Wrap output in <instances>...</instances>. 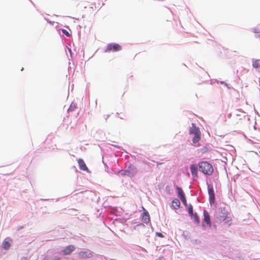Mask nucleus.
<instances>
[{"mask_svg": "<svg viewBox=\"0 0 260 260\" xmlns=\"http://www.w3.org/2000/svg\"><path fill=\"white\" fill-rule=\"evenodd\" d=\"M199 170L204 174L211 175L213 174L214 169L211 164L206 161H203L198 164Z\"/></svg>", "mask_w": 260, "mask_h": 260, "instance_id": "obj_1", "label": "nucleus"}, {"mask_svg": "<svg viewBox=\"0 0 260 260\" xmlns=\"http://www.w3.org/2000/svg\"><path fill=\"white\" fill-rule=\"evenodd\" d=\"M217 219L219 222L225 221L228 223L232 221V217L228 216V212L224 207L219 209Z\"/></svg>", "mask_w": 260, "mask_h": 260, "instance_id": "obj_2", "label": "nucleus"}, {"mask_svg": "<svg viewBox=\"0 0 260 260\" xmlns=\"http://www.w3.org/2000/svg\"><path fill=\"white\" fill-rule=\"evenodd\" d=\"M189 134H194V136L192 138V142L196 143L199 141L201 139V132L199 127H197L193 123L191 124V127L189 131Z\"/></svg>", "mask_w": 260, "mask_h": 260, "instance_id": "obj_3", "label": "nucleus"}, {"mask_svg": "<svg viewBox=\"0 0 260 260\" xmlns=\"http://www.w3.org/2000/svg\"><path fill=\"white\" fill-rule=\"evenodd\" d=\"M122 49L121 46L118 44L111 43L108 45L105 52H109L110 51L117 52Z\"/></svg>", "mask_w": 260, "mask_h": 260, "instance_id": "obj_4", "label": "nucleus"}, {"mask_svg": "<svg viewBox=\"0 0 260 260\" xmlns=\"http://www.w3.org/2000/svg\"><path fill=\"white\" fill-rule=\"evenodd\" d=\"M79 256L81 258H90L92 256V253L89 250L80 251L78 253Z\"/></svg>", "mask_w": 260, "mask_h": 260, "instance_id": "obj_5", "label": "nucleus"}, {"mask_svg": "<svg viewBox=\"0 0 260 260\" xmlns=\"http://www.w3.org/2000/svg\"><path fill=\"white\" fill-rule=\"evenodd\" d=\"M142 221L145 223H148L150 221V216L148 212L145 209L142 214Z\"/></svg>", "mask_w": 260, "mask_h": 260, "instance_id": "obj_6", "label": "nucleus"}, {"mask_svg": "<svg viewBox=\"0 0 260 260\" xmlns=\"http://www.w3.org/2000/svg\"><path fill=\"white\" fill-rule=\"evenodd\" d=\"M78 163L79 168L80 170H81L82 171H87V172L88 171V169L85 163L84 162V160L82 159L79 158L78 160Z\"/></svg>", "mask_w": 260, "mask_h": 260, "instance_id": "obj_7", "label": "nucleus"}, {"mask_svg": "<svg viewBox=\"0 0 260 260\" xmlns=\"http://www.w3.org/2000/svg\"><path fill=\"white\" fill-rule=\"evenodd\" d=\"M75 249V247L74 246L71 245L67 246L63 250V254L64 255H69L71 254L74 250Z\"/></svg>", "mask_w": 260, "mask_h": 260, "instance_id": "obj_8", "label": "nucleus"}, {"mask_svg": "<svg viewBox=\"0 0 260 260\" xmlns=\"http://www.w3.org/2000/svg\"><path fill=\"white\" fill-rule=\"evenodd\" d=\"M190 171L193 178H198L197 167L195 165H191L190 167Z\"/></svg>", "mask_w": 260, "mask_h": 260, "instance_id": "obj_9", "label": "nucleus"}, {"mask_svg": "<svg viewBox=\"0 0 260 260\" xmlns=\"http://www.w3.org/2000/svg\"><path fill=\"white\" fill-rule=\"evenodd\" d=\"M208 194L209 196L210 202H213L215 200L214 192L212 187L208 186Z\"/></svg>", "mask_w": 260, "mask_h": 260, "instance_id": "obj_10", "label": "nucleus"}, {"mask_svg": "<svg viewBox=\"0 0 260 260\" xmlns=\"http://www.w3.org/2000/svg\"><path fill=\"white\" fill-rule=\"evenodd\" d=\"M204 220L206 222V223L210 226L211 222H210V216H209V214L208 213V212H207L206 210H204Z\"/></svg>", "mask_w": 260, "mask_h": 260, "instance_id": "obj_11", "label": "nucleus"}, {"mask_svg": "<svg viewBox=\"0 0 260 260\" xmlns=\"http://www.w3.org/2000/svg\"><path fill=\"white\" fill-rule=\"evenodd\" d=\"M180 206V202L178 199H174L172 201V207L174 209H178Z\"/></svg>", "mask_w": 260, "mask_h": 260, "instance_id": "obj_12", "label": "nucleus"}, {"mask_svg": "<svg viewBox=\"0 0 260 260\" xmlns=\"http://www.w3.org/2000/svg\"><path fill=\"white\" fill-rule=\"evenodd\" d=\"M176 189L177 191L178 195L179 198H181V197L185 196L184 193L181 187H180L178 186H176Z\"/></svg>", "mask_w": 260, "mask_h": 260, "instance_id": "obj_13", "label": "nucleus"}, {"mask_svg": "<svg viewBox=\"0 0 260 260\" xmlns=\"http://www.w3.org/2000/svg\"><path fill=\"white\" fill-rule=\"evenodd\" d=\"M252 66L254 68H257L258 67H260V59H257L253 61Z\"/></svg>", "mask_w": 260, "mask_h": 260, "instance_id": "obj_14", "label": "nucleus"}, {"mask_svg": "<svg viewBox=\"0 0 260 260\" xmlns=\"http://www.w3.org/2000/svg\"><path fill=\"white\" fill-rule=\"evenodd\" d=\"M11 245L10 243L7 241H4L3 243V246L4 249H8L10 248Z\"/></svg>", "mask_w": 260, "mask_h": 260, "instance_id": "obj_15", "label": "nucleus"}, {"mask_svg": "<svg viewBox=\"0 0 260 260\" xmlns=\"http://www.w3.org/2000/svg\"><path fill=\"white\" fill-rule=\"evenodd\" d=\"M192 217L193 218V220L196 223H199V222H200L199 217L198 216V214L196 213L194 214H193V216Z\"/></svg>", "mask_w": 260, "mask_h": 260, "instance_id": "obj_16", "label": "nucleus"}, {"mask_svg": "<svg viewBox=\"0 0 260 260\" xmlns=\"http://www.w3.org/2000/svg\"><path fill=\"white\" fill-rule=\"evenodd\" d=\"M188 213L190 216H193V207L191 205H189L188 206Z\"/></svg>", "mask_w": 260, "mask_h": 260, "instance_id": "obj_17", "label": "nucleus"}, {"mask_svg": "<svg viewBox=\"0 0 260 260\" xmlns=\"http://www.w3.org/2000/svg\"><path fill=\"white\" fill-rule=\"evenodd\" d=\"M180 200H181V201L182 202L183 204L185 206H187V201L186 200V198H185V196H183L181 198H180Z\"/></svg>", "mask_w": 260, "mask_h": 260, "instance_id": "obj_18", "label": "nucleus"}, {"mask_svg": "<svg viewBox=\"0 0 260 260\" xmlns=\"http://www.w3.org/2000/svg\"><path fill=\"white\" fill-rule=\"evenodd\" d=\"M61 31H62V32L63 34H64L65 35H66L67 37H70L71 36V34H70L67 30L62 29H61Z\"/></svg>", "mask_w": 260, "mask_h": 260, "instance_id": "obj_19", "label": "nucleus"}, {"mask_svg": "<svg viewBox=\"0 0 260 260\" xmlns=\"http://www.w3.org/2000/svg\"><path fill=\"white\" fill-rule=\"evenodd\" d=\"M156 235L159 237H164L163 235L161 233H156Z\"/></svg>", "mask_w": 260, "mask_h": 260, "instance_id": "obj_20", "label": "nucleus"}, {"mask_svg": "<svg viewBox=\"0 0 260 260\" xmlns=\"http://www.w3.org/2000/svg\"><path fill=\"white\" fill-rule=\"evenodd\" d=\"M21 260H27V258L26 257H22L21 258Z\"/></svg>", "mask_w": 260, "mask_h": 260, "instance_id": "obj_21", "label": "nucleus"}]
</instances>
